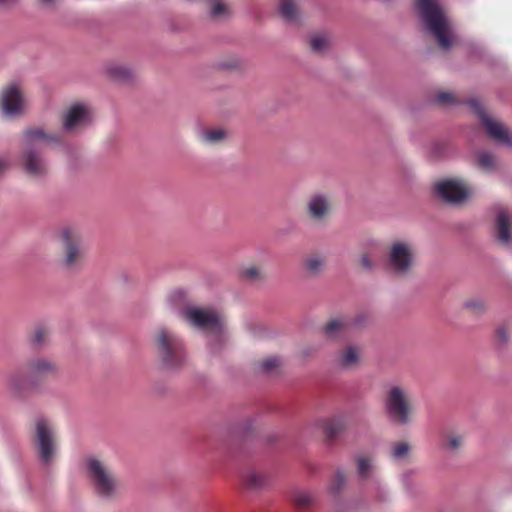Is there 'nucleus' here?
<instances>
[{
  "label": "nucleus",
  "instance_id": "nucleus-1",
  "mask_svg": "<svg viewBox=\"0 0 512 512\" xmlns=\"http://www.w3.org/2000/svg\"><path fill=\"white\" fill-rule=\"evenodd\" d=\"M60 134L43 128L26 129L21 137L20 165L26 176L33 180H44L49 174V164L41 148L43 146H64Z\"/></svg>",
  "mask_w": 512,
  "mask_h": 512
},
{
  "label": "nucleus",
  "instance_id": "nucleus-2",
  "mask_svg": "<svg viewBox=\"0 0 512 512\" xmlns=\"http://www.w3.org/2000/svg\"><path fill=\"white\" fill-rule=\"evenodd\" d=\"M172 310L187 324L201 331L220 334L223 330V319L214 309L203 308L193 304L187 293L175 290L168 296Z\"/></svg>",
  "mask_w": 512,
  "mask_h": 512
},
{
  "label": "nucleus",
  "instance_id": "nucleus-3",
  "mask_svg": "<svg viewBox=\"0 0 512 512\" xmlns=\"http://www.w3.org/2000/svg\"><path fill=\"white\" fill-rule=\"evenodd\" d=\"M159 364L168 371L179 370L186 362V350L182 338L167 327H159L153 334Z\"/></svg>",
  "mask_w": 512,
  "mask_h": 512
},
{
  "label": "nucleus",
  "instance_id": "nucleus-4",
  "mask_svg": "<svg viewBox=\"0 0 512 512\" xmlns=\"http://www.w3.org/2000/svg\"><path fill=\"white\" fill-rule=\"evenodd\" d=\"M416 5L426 29L435 37L439 46L450 48L454 41L452 25L438 0H416Z\"/></svg>",
  "mask_w": 512,
  "mask_h": 512
},
{
  "label": "nucleus",
  "instance_id": "nucleus-5",
  "mask_svg": "<svg viewBox=\"0 0 512 512\" xmlns=\"http://www.w3.org/2000/svg\"><path fill=\"white\" fill-rule=\"evenodd\" d=\"M384 408L391 423L397 426L409 425L414 415L409 389L399 384L388 386L384 396Z\"/></svg>",
  "mask_w": 512,
  "mask_h": 512
},
{
  "label": "nucleus",
  "instance_id": "nucleus-6",
  "mask_svg": "<svg viewBox=\"0 0 512 512\" xmlns=\"http://www.w3.org/2000/svg\"><path fill=\"white\" fill-rule=\"evenodd\" d=\"M417 262V250L409 239L391 241L386 253L388 269L395 275L407 276L412 273Z\"/></svg>",
  "mask_w": 512,
  "mask_h": 512
},
{
  "label": "nucleus",
  "instance_id": "nucleus-7",
  "mask_svg": "<svg viewBox=\"0 0 512 512\" xmlns=\"http://www.w3.org/2000/svg\"><path fill=\"white\" fill-rule=\"evenodd\" d=\"M85 470L95 492L104 498L113 497L120 489V482L113 469L103 460L90 457Z\"/></svg>",
  "mask_w": 512,
  "mask_h": 512
},
{
  "label": "nucleus",
  "instance_id": "nucleus-8",
  "mask_svg": "<svg viewBox=\"0 0 512 512\" xmlns=\"http://www.w3.org/2000/svg\"><path fill=\"white\" fill-rule=\"evenodd\" d=\"M34 445L42 464L49 465L55 460L58 450L55 428L44 417L35 420Z\"/></svg>",
  "mask_w": 512,
  "mask_h": 512
},
{
  "label": "nucleus",
  "instance_id": "nucleus-9",
  "mask_svg": "<svg viewBox=\"0 0 512 512\" xmlns=\"http://www.w3.org/2000/svg\"><path fill=\"white\" fill-rule=\"evenodd\" d=\"M62 259L61 265L68 271L80 269L84 261V246L80 233L71 228L60 232Z\"/></svg>",
  "mask_w": 512,
  "mask_h": 512
},
{
  "label": "nucleus",
  "instance_id": "nucleus-10",
  "mask_svg": "<svg viewBox=\"0 0 512 512\" xmlns=\"http://www.w3.org/2000/svg\"><path fill=\"white\" fill-rule=\"evenodd\" d=\"M435 193L444 201L451 204H460L472 194L471 187L462 179L445 178L434 185Z\"/></svg>",
  "mask_w": 512,
  "mask_h": 512
},
{
  "label": "nucleus",
  "instance_id": "nucleus-11",
  "mask_svg": "<svg viewBox=\"0 0 512 512\" xmlns=\"http://www.w3.org/2000/svg\"><path fill=\"white\" fill-rule=\"evenodd\" d=\"M26 99L20 87L11 84L0 93V114L6 118H15L25 113Z\"/></svg>",
  "mask_w": 512,
  "mask_h": 512
},
{
  "label": "nucleus",
  "instance_id": "nucleus-12",
  "mask_svg": "<svg viewBox=\"0 0 512 512\" xmlns=\"http://www.w3.org/2000/svg\"><path fill=\"white\" fill-rule=\"evenodd\" d=\"M468 105L475 111L481 124L491 138L500 144L512 145V138L505 126L489 115L477 100L470 99Z\"/></svg>",
  "mask_w": 512,
  "mask_h": 512
},
{
  "label": "nucleus",
  "instance_id": "nucleus-13",
  "mask_svg": "<svg viewBox=\"0 0 512 512\" xmlns=\"http://www.w3.org/2000/svg\"><path fill=\"white\" fill-rule=\"evenodd\" d=\"M92 122V111L86 104L71 105L62 115V128L67 133H77Z\"/></svg>",
  "mask_w": 512,
  "mask_h": 512
},
{
  "label": "nucleus",
  "instance_id": "nucleus-14",
  "mask_svg": "<svg viewBox=\"0 0 512 512\" xmlns=\"http://www.w3.org/2000/svg\"><path fill=\"white\" fill-rule=\"evenodd\" d=\"M362 322H363V319L360 316L336 317L326 323V325L323 327V333L329 339L344 338L351 332V330L354 327L361 325Z\"/></svg>",
  "mask_w": 512,
  "mask_h": 512
},
{
  "label": "nucleus",
  "instance_id": "nucleus-15",
  "mask_svg": "<svg viewBox=\"0 0 512 512\" xmlns=\"http://www.w3.org/2000/svg\"><path fill=\"white\" fill-rule=\"evenodd\" d=\"M331 201L329 197L322 193L311 195L306 201V210L308 216L317 222L324 221L331 212Z\"/></svg>",
  "mask_w": 512,
  "mask_h": 512
},
{
  "label": "nucleus",
  "instance_id": "nucleus-16",
  "mask_svg": "<svg viewBox=\"0 0 512 512\" xmlns=\"http://www.w3.org/2000/svg\"><path fill=\"white\" fill-rule=\"evenodd\" d=\"M26 371L32 378H43L56 375L59 372V366L52 359L37 356L27 361Z\"/></svg>",
  "mask_w": 512,
  "mask_h": 512
},
{
  "label": "nucleus",
  "instance_id": "nucleus-17",
  "mask_svg": "<svg viewBox=\"0 0 512 512\" xmlns=\"http://www.w3.org/2000/svg\"><path fill=\"white\" fill-rule=\"evenodd\" d=\"M29 377L21 371H14L7 375L5 385L9 394L16 399H23L31 384Z\"/></svg>",
  "mask_w": 512,
  "mask_h": 512
},
{
  "label": "nucleus",
  "instance_id": "nucleus-18",
  "mask_svg": "<svg viewBox=\"0 0 512 512\" xmlns=\"http://www.w3.org/2000/svg\"><path fill=\"white\" fill-rule=\"evenodd\" d=\"M496 237L504 245L512 241V214L505 209H498L495 222Z\"/></svg>",
  "mask_w": 512,
  "mask_h": 512
},
{
  "label": "nucleus",
  "instance_id": "nucleus-19",
  "mask_svg": "<svg viewBox=\"0 0 512 512\" xmlns=\"http://www.w3.org/2000/svg\"><path fill=\"white\" fill-rule=\"evenodd\" d=\"M356 473L361 481H375L377 479V462L374 456L360 454L355 457Z\"/></svg>",
  "mask_w": 512,
  "mask_h": 512
},
{
  "label": "nucleus",
  "instance_id": "nucleus-20",
  "mask_svg": "<svg viewBox=\"0 0 512 512\" xmlns=\"http://www.w3.org/2000/svg\"><path fill=\"white\" fill-rule=\"evenodd\" d=\"M105 75L118 83H129L134 80L136 71L127 64L110 62L104 67Z\"/></svg>",
  "mask_w": 512,
  "mask_h": 512
},
{
  "label": "nucleus",
  "instance_id": "nucleus-21",
  "mask_svg": "<svg viewBox=\"0 0 512 512\" xmlns=\"http://www.w3.org/2000/svg\"><path fill=\"white\" fill-rule=\"evenodd\" d=\"M241 482L243 486L251 491H260L267 487L269 476L255 468H247L241 473Z\"/></svg>",
  "mask_w": 512,
  "mask_h": 512
},
{
  "label": "nucleus",
  "instance_id": "nucleus-22",
  "mask_svg": "<svg viewBox=\"0 0 512 512\" xmlns=\"http://www.w3.org/2000/svg\"><path fill=\"white\" fill-rule=\"evenodd\" d=\"M361 359L360 348L355 345H348L339 350L335 355V363L342 369H351L357 366Z\"/></svg>",
  "mask_w": 512,
  "mask_h": 512
},
{
  "label": "nucleus",
  "instance_id": "nucleus-23",
  "mask_svg": "<svg viewBox=\"0 0 512 512\" xmlns=\"http://www.w3.org/2000/svg\"><path fill=\"white\" fill-rule=\"evenodd\" d=\"M348 425V416L336 414L322 421V429L329 439L338 437Z\"/></svg>",
  "mask_w": 512,
  "mask_h": 512
},
{
  "label": "nucleus",
  "instance_id": "nucleus-24",
  "mask_svg": "<svg viewBox=\"0 0 512 512\" xmlns=\"http://www.w3.org/2000/svg\"><path fill=\"white\" fill-rule=\"evenodd\" d=\"M326 257L321 254H311L304 261V268L311 277L319 276L325 269Z\"/></svg>",
  "mask_w": 512,
  "mask_h": 512
},
{
  "label": "nucleus",
  "instance_id": "nucleus-25",
  "mask_svg": "<svg viewBox=\"0 0 512 512\" xmlns=\"http://www.w3.org/2000/svg\"><path fill=\"white\" fill-rule=\"evenodd\" d=\"M289 499L297 509H306L315 503V497L310 491L298 488L291 491Z\"/></svg>",
  "mask_w": 512,
  "mask_h": 512
},
{
  "label": "nucleus",
  "instance_id": "nucleus-26",
  "mask_svg": "<svg viewBox=\"0 0 512 512\" xmlns=\"http://www.w3.org/2000/svg\"><path fill=\"white\" fill-rule=\"evenodd\" d=\"M227 137V132L220 128H206L200 131L199 139L202 143L207 145H215Z\"/></svg>",
  "mask_w": 512,
  "mask_h": 512
},
{
  "label": "nucleus",
  "instance_id": "nucleus-27",
  "mask_svg": "<svg viewBox=\"0 0 512 512\" xmlns=\"http://www.w3.org/2000/svg\"><path fill=\"white\" fill-rule=\"evenodd\" d=\"M411 454V445L405 441L395 442L391 445L390 456L398 462H405Z\"/></svg>",
  "mask_w": 512,
  "mask_h": 512
},
{
  "label": "nucleus",
  "instance_id": "nucleus-28",
  "mask_svg": "<svg viewBox=\"0 0 512 512\" xmlns=\"http://www.w3.org/2000/svg\"><path fill=\"white\" fill-rule=\"evenodd\" d=\"M240 277L249 282H258L265 278L263 271L256 265L242 267Z\"/></svg>",
  "mask_w": 512,
  "mask_h": 512
},
{
  "label": "nucleus",
  "instance_id": "nucleus-29",
  "mask_svg": "<svg viewBox=\"0 0 512 512\" xmlns=\"http://www.w3.org/2000/svg\"><path fill=\"white\" fill-rule=\"evenodd\" d=\"M466 309L473 316H481L486 312V302L481 298H471L463 303Z\"/></svg>",
  "mask_w": 512,
  "mask_h": 512
},
{
  "label": "nucleus",
  "instance_id": "nucleus-30",
  "mask_svg": "<svg viewBox=\"0 0 512 512\" xmlns=\"http://www.w3.org/2000/svg\"><path fill=\"white\" fill-rule=\"evenodd\" d=\"M477 163L485 172H493L496 169V160L494 156L487 151L477 153Z\"/></svg>",
  "mask_w": 512,
  "mask_h": 512
},
{
  "label": "nucleus",
  "instance_id": "nucleus-31",
  "mask_svg": "<svg viewBox=\"0 0 512 512\" xmlns=\"http://www.w3.org/2000/svg\"><path fill=\"white\" fill-rule=\"evenodd\" d=\"M446 444L445 448L452 452L459 451L465 443V437L463 434L451 432L445 436Z\"/></svg>",
  "mask_w": 512,
  "mask_h": 512
},
{
  "label": "nucleus",
  "instance_id": "nucleus-32",
  "mask_svg": "<svg viewBox=\"0 0 512 512\" xmlns=\"http://www.w3.org/2000/svg\"><path fill=\"white\" fill-rule=\"evenodd\" d=\"M279 11L281 15L288 21L296 18L297 9L293 0H279Z\"/></svg>",
  "mask_w": 512,
  "mask_h": 512
},
{
  "label": "nucleus",
  "instance_id": "nucleus-33",
  "mask_svg": "<svg viewBox=\"0 0 512 512\" xmlns=\"http://www.w3.org/2000/svg\"><path fill=\"white\" fill-rule=\"evenodd\" d=\"M243 59L239 55H229L222 59L218 66L225 70H236L243 66Z\"/></svg>",
  "mask_w": 512,
  "mask_h": 512
},
{
  "label": "nucleus",
  "instance_id": "nucleus-34",
  "mask_svg": "<svg viewBox=\"0 0 512 512\" xmlns=\"http://www.w3.org/2000/svg\"><path fill=\"white\" fill-rule=\"evenodd\" d=\"M345 484H346V476L343 471L338 470V471H336V473L334 474V476L330 482L329 491L333 494H337L342 490V488L345 486Z\"/></svg>",
  "mask_w": 512,
  "mask_h": 512
},
{
  "label": "nucleus",
  "instance_id": "nucleus-35",
  "mask_svg": "<svg viewBox=\"0 0 512 512\" xmlns=\"http://www.w3.org/2000/svg\"><path fill=\"white\" fill-rule=\"evenodd\" d=\"M329 46V40L326 36L315 35L311 38V48L314 52H324Z\"/></svg>",
  "mask_w": 512,
  "mask_h": 512
},
{
  "label": "nucleus",
  "instance_id": "nucleus-36",
  "mask_svg": "<svg viewBox=\"0 0 512 512\" xmlns=\"http://www.w3.org/2000/svg\"><path fill=\"white\" fill-rule=\"evenodd\" d=\"M435 100L445 106L460 103L456 96L451 92H438L435 96Z\"/></svg>",
  "mask_w": 512,
  "mask_h": 512
},
{
  "label": "nucleus",
  "instance_id": "nucleus-37",
  "mask_svg": "<svg viewBox=\"0 0 512 512\" xmlns=\"http://www.w3.org/2000/svg\"><path fill=\"white\" fill-rule=\"evenodd\" d=\"M48 337L49 331L46 328L39 327L34 332L32 344L34 346H42L46 343Z\"/></svg>",
  "mask_w": 512,
  "mask_h": 512
},
{
  "label": "nucleus",
  "instance_id": "nucleus-38",
  "mask_svg": "<svg viewBox=\"0 0 512 512\" xmlns=\"http://www.w3.org/2000/svg\"><path fill=\"white\" fill-rule=\"evenodd\" d=\"M211 15L214 18H224L229 15V8L224 3L216 1L211 7Z\"/></svg>",
  "mask_w": 512,
  "mask_h": 512
},
{
  "label": "nucleus",
  "instance_id": "nucleus-39",
  "mask_svg": "<svg viewBox=\"0 0 512 512\" xmlns=\"http://www.w3.org/2000/svg\"><path fill=\"white\" fill-rule=\"evenodd\" d=\"M281 361L278 357H269L261 362V369L265 372H272L279 367Z\"/></svg>",
  "mask_w": 512,
  "mask_h": 512
},
{
  "label": "nucleus",
  "instance_id": "nucleus-40",
  "mask_svg": "<svg viewBox=\"0 0 512 512\" xmlns=\"http://www.w3.org/2000/svg\"><path fill=\"white\" fill-rule=\"evenodd\" d=\"M412 475L411 471H407L401 475V481L405 487V489L409 492H412L413 483H412Z\"/></svg>",
  "mask_w": 512,
  "mask_h": 512
},
{
  "label": "nucleus",
  "instance_id": "nucleus-41",
  "mask_svg": "<svg viewBox=\"0 0 512 512\" xmlns=\"http://www.w3.org/2000/svg\"><path fill=\"white\" fill-rule=\"evenodd\" d=\"M496 334H497L498 339L501 342L508 341L509 336H510L509 331L504 326L498 327L497 330H496Z\"/></svg>",
  "mask_w": 512,
  "mask_h": 512
},
{
  "label": "nucleus",
  "instance_id": "nucleus-42",
  "mask_svg": "<svg viewBox=\"0 0 512 512\" xmlns=\"http://www.w3.org/2000/svg\"><path fill=\"white\" fill-rule=\"evenodd\" d=\"M360 264L366 270H372L374 267V261L368 255L361 257Z\"/></svg>",
  "mask_w": 512,
  "mask_h": 512
},
{
  "label": "nucleus",
  "instance_id": "nucleus-43",
  "mask_svg": "<svg viewBox=\"0 0 512 512\" xmlns=\"http://www.w3.org/2000/svg\"><path fill=\"white\" fill-rule=\"evenodd\" d=\"M9 167V161L7 158L0 156V174L5 172Z\"/></svg>",
  "mask_w": 512,
  "mask_h": 512
},
{
  "label": "nucleus",
  "instance_id": "nucleus-44",
  "mask_svg": "<svg viewBox=\"0 0 512 512\" xmlns=\"http://www.w3.org/2000/svg\"><path fill=\"white\" fill-rule=\"evenodd\" d=\"M313 352H314L313 348L307 347V348L302 349L301 355H302V357L306 358V357L310 356Z\"/></svg>",
  "mask_w": 512,
  "mask_h": 512
},
{
  "label": "nucleus",
  "instance_id": "nucleus-45",
  "mask_svg": "<svg viewBox=\"0 0 512 512\" xmlns=\"http://www.w3.org/2000/svg\"><path fill=\"white\" fill-rule=\"evenodd\" d=\"M42 5L53 6L58 0H39Z\"/></svg>",
  "mask_w": 512,
  "mask_h": 512
},
{
  "label": "nucleus",
  "instance_id": "nucleus-46",
  "mask_svg": "<svg viewBox=\"0 0 512 512\" xmlns=\"http://www.w3.org/2000/svg\"><path fill=\"white\" fill-rule=\"evenodd\" d=\"M15 2H16V0H0V5L4 6V5H9V4H12Z\"/></svg>",
  "mask_w": 512,
  "mask_h": 512
}]
</instances>
